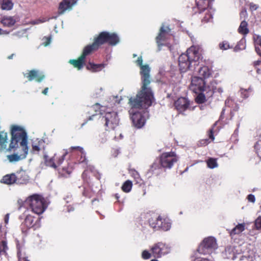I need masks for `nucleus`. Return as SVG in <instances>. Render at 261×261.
<instances>
[{"mask_svg": "<svg viewBox=\"0 0 261 261\" xmlns=\"http://www.w3.org/2000/svg\"><path fill=\"white\" fill-rule=\"evenodd\" d=\"M46 20L45 19H37L35 20H33L31 22V23L32 24H38L41 23L45 22Z\"/></svg>", "mask_w": 261, "mask_h": 261, "instance_id": "obj_41", "label": "nucleus"}, {"mask_svg": "<svg viewBox=\"0 0 261 261\" xmlns=\"http://www.w3.org/2000/svg\"><path fill=\"white\" fill-rule=\"evenodd\" d=\"M212 17L213 15L211 13H210L206 15V16L204 17L203 20L205 22H208L212 18Z\"/></svg>", "mask_w": 261, "mask_h": 261, "instance_id": "obj_39", "label": "nucleus"}, {"mask_svg": "<svg viewBox=\"0 0 261 261\" xmlns=\"http://www.w3.org/2000/svg\"><path fill=\"white\" fill-rule=\"evenodd\" d=\"M207 167L211 169H214L218 167V164L216 159L210 158L207 161Z\"/></svg>", "mask_w": 261, "mask_h": 261, "instance_id": "obj_31", "label": "nucleus"}, {"mask_svg": "<svg viewBox=\"0 0 261 261\" xmlns=\"http://www.w3.org/2000/svg\"><path fill=\"white\" fill-rule=\"evenodd\" d=\"M260 63H261V61H259V60L256 61L254 62V65L255 66L258 65L260 64Z\"/></svg>", "mask_w": 261, "mask_h": 261, "instance_id": "obj_54", "label": "nucleus"}, {"mask_svg": "<svg viewBox=\"0 0 261 261\" xmlns=\"http://www.w3.org/2000/svg\"><path fill=\"white\" fill-rule=\"evenodd\" d=\"M93 50L90 45L86 46L83 51L82 54L77 60H70L69 63L73 65L74 67L81 69L83 66V63L86 57L89 55Z\"/></svg>", "mask_w": 261, "mask_h": 261, "instance_id": "obj_11", "label": "nucleus"}, {"mask_svg": "<svg viewBox=\"0 0 261 261\" xmlns=\"http://www.w3.org/2000/svg\"><path fill=\"white\" fill-rule=\"evenodd\" d=\"M87 172V171H85L83 173V176L84 177L85 175H86Z\"/></svg>", "mask_w": 261, "mask_h": 261, "instance_id": "obj_60", "label": "nucleus"}, {"mask_svg": "<svg viewBox=\"0 0 261 261\" xmlns=\"http://www.w3.org/2000/svg\"><path fill=\"white\" fill-rule=\"evenodd\" d=\"M99 118L101 122L103 123L109 129H113L118 125L119 123L117 114L115 112H108L104 115L100 112Z\"/></svg>", "mask_w": 261, "mask_h": 261, "instance_id": "obj_7", "label": "nucleus"}, {"mask_svg": "<svg viewBox=\"0 0 261 261\" xmlns=\"http://www.w3.org/2000/svg\"><path fill=\"white\" fill-rule=\"evenodd\" d=\"M218 91L220 93H222L223 92V89L221 88H218Z\"/></svg>", "mask_w": 261, "mask_h": 261, "instance_id": "obj_59", "label": "nucleus"}, {"mask_svg": "<svg viewBox=\"0 0 261 261\" xmlns=\"http://www.w3.org/2000/svg\"><path fill=\"white\" fill-rule=\"evenodd\" d=\"M11 139L9 150L18 148L19 144L22 152L8 155L7 158L10 163H16L26 158L29 151L28 136L25 130L19 126L13 125L11 130Z\"/></svg>", "mask_w": 261, "mask_h": 261, "instance_id": "obj_2", "label": "nucleus"}, {"mask_svg": "<svg viewBox=\"0 0 261 261\" xmlns=\"http://www.w3.org/2000/svg\"><path fill=\"white\" fill-rule=\"evenodd\" d=\"M151 103L149 105L146 103L145 97L136 95V97H131L129 99L128 104L130 109L129 113L134 125L140 128L144 126L145 123V117L147 115V112L144 110L150 107L153 99H151Z\"/></svg>", "mask_w": 261, "mask_h": 261, "instance_id": "obj_3", "label": "nucleus"}, {"mask_svg": "<svg viewBox=\"0 0 261 261\" xmlns=\"http://www.w3.org/2000/svg\"><path fill=\"white\" fill-rule=\"evenodd\" d=\"M229 99H227V100L225 101V104H227V102H229Z\"/></svg>", "mask_w": 261, "mask_h": 261, "instance_id": "obj_61", "label": "nucleus"}, {"mask_svg": "<svg viewBox=\"0 0 261 261\" xmlns=\"http://www.w3.org/2000/svg\"><path fill=\"white\" fill-rule=\"evenodd\" d=\"M254 228L261 231V216L258 217L254 221Z\"/></svg>", "mask_w": 261, "mask_h": 261, "instance_id": "obj_32", "label": "nucleus"}, {"mask_svg": "<svg viewBox=\"0 0 261 261\" xmlns=\"http://www.w3.org/2000/svg\"><path fill=\"white\" fill-rule=\"evenodd\" d=\"M134 176H135V178H139V174H138V173L137 172H136V173H135V174Z\"/></svg>", "mask_w": 261, "mask_h": 261, "instance_id": "obj_56", "label": "nucleus"}, {"mask_svg": "<svg viewBox=\"0 0 261 261\" xmlns=\"http://www.w3.org/2000/svg\"><path fill=\"white\" fill-rule=\"evenodd\" d=\"M32 211L38 215L42 214L46 208L44 198L38 194H34L29 196L25 200Z\"/></svg>", "mask_w": 261, "mask_h": 261, "instance_id": "obj_5", "label": "nucleus"}, {"mask_svg": "<svg viewBox=\"0 0 261 261\" xmlns=\"http://www.w3.org/2000/svg\"><path fill=\"white\" fill-rule=\"evenodd\" d=\"M247 15V11L246 10H242L240 13V17H245Z\"/></svg>", "mask_w": 261, "mask_h": 261, "instance_id": "obj_44", "label": "nucleus"}, {"mask_svg": "<svg viewBox=\"0 0 261 261\" xmlns=\"http://www.w3.org/2000/svg\"><path fill=\"white\" fill-rule=\"evenodd\" d=\"M67 154V152L66 151L58 159L56 158V154L50 158H49L47 155H44L45 164L47 166L56 169L62 163Z\"/></svg>", "mask_w": 261, "mask_h": 261, "instance_id": "obj_14", "label": "nucleus"}, {"mask_svg": "<svg viewBox=\"0 0 261 261\" xmlns=\"http://www.w3.org/2000/svg\"><path fill=\"white\" fill-rule=\"evenodd\" d=\"M248 23L246 21H242L238 29V31L240 33L246 35L249 32V30L247 28Z\"/></svg>", "mask_w": 261, "mask_h": 261, "instance_id": "obj_28", "label": "nucleus"}, {"mask_svg": "<svg viewBox=\"0 0 261 261\" xmlns=\"http://www.w3.org/2000/svg\"><path fill=\"white\" fill-rule=\"evenodd\" d=\"M70 149L71 150L76 149L79 151L81 153V157L79 160L80 162L82 163H85L86 164H87L88 161L86 158V153L82 147L80 146H72Z\"/></svg>", "mask_w": 261, "mask_h": 261, "instance_id": "obj_23", "label": "nucleus"}, {"mask_svg": "<svg viewBox=\"0 0 261 261\" xmlns=\"http://www.w3.org/2000/svg\"><path fill=\"white\" fill-rule=\"evenodd\" d=\"M162 217L158 216L151 218L149 220V224L154 230H158L162 224Z\"/></svg>", "mask_w": 261, "mask_h": 261, "instance_id": "obj_20", "label": "nucleus"}, {"mask_svg": "<svg viewBox=\"0 0 261 261\" xmlns=\"http://www.w3.org/2000/svg\"><path fill=\"white\" fill-rule=\"evenodd\" d=\"M73 6V4H71L69 0H64L59 5V14H63L66 11L70 10Z\"/></svg>", "mask_w": 261, "mask_h": 261, "instance_id": "obj_19", "label": "nucleus"}, {"mask_svg": "<svg viewBox=\"0 0 261 261\" xmlns=\"http://www.w3.org/2000/svg\"><path fill=\"white\" fill-rule=\"evenodd\" d=\"M150 250L152 256L155 258H161L170 252L171 247L169 245L160 242L154 244L150 248Z\"/></svg>", "mask_w": 261, "mask_h": 261, "instance_id": "obj_9", "label": "nucleus"}, {"mask_svg": "<svg viewBox=\"0 0 261 261\" xmlns=\"http://www.w3.org/2000/svg\"><path fill=\"white\" fill-rule=\"evenodd\" d=\"M136 64L140 67V74L141 80L143 83L142 90L137 94V96H144L146 103L149 105L151 103V99H153V94L150 88H147V86L150 83V68L148 65H143V60L142 56L138 58L136 61Z\"/></svg>", "mask_w": 261, "mask_h": 261, "instance_id": "obj_4", "label": "nucleus"}, {"mask_svg": "<svg viewBox=\"0 0 261 261\" xmlns=\"http://www.w3.org/2000/svg\"><path fill=\"white\" fill-rule=\"evenodd\" d=\"M104 67V65L102 64H95L89 63L87 66V68L89 70H91L93 72H97L101 70Z\"/></svg>", "mask_w": 261, "mask_h": 261, "instance_id": "obj_26", "label": "nucleus"}, {"mask_svg": "<svg viewBox=\"0 0 261 261\" xmlns=\"http://www.w3.org/2000/svg\"><path fill=\"white\" fill-rule=\"evenodd\" d=\"M189 101L184 97H180L175 102V107L180 113H182L186 110L189 108Z\"/></svg>", "mask_w": 261, "mask_h": 261, "instance_id": "obj_16", "label": "nucleus"}, {"mask_svg": "<svg viewBox=\"0 0 261 261\" xmlns=\"http://www.w3.org/2000/svg\"><path fill=\"white\" fill-rule=\"evenodd\" d=\"M254 40L255 45H258L261 47V36L257 35L256 37H254Z\"/></svg>", "mask_w": 261, "mask_h": 261, "instance_id": "obj_37", "label": "nucleus"}, {"mask_svg": "<svg viewBox=\"0 0 261 261\" xmlns=\"http://www.w3.org/2000/svg\"><path fill=\"white\" fill-rule=\"evenodd\" d=\"M119 41V37L117 34L103 32L99 35L93 44L90 45L92 47L93 50H95L98 48L100 45L106 42L109 43L111 45H116Z\"/></svg>", "mask_w": 261, "mask_h": 261, "instance_id": "obj_6", "label": "nucleus"}, {"mask_svg": "<svg viewBox=\"0 0 261 261\" xmlns=\"http://www.w3.org/2000/svg\"><path fill=\"white\" fill-rule=\"evenodd\" d=\"M8 136L7 133L5 132H0V145L1 147L5 149L7 147L8 143Z\"/></svg>", "mask_w": 261, "mask_h": 261, "instance_id": "obj_25", "label": "nucleus"}, {"mask_svg": "<svg viewBox=\"0 0 261 261\" xmlns=\"http://www.w3.org/2000/svg\"><path fill=\"white\" fill-rule=\"evenodd\" d=\"M249 6H250V9L252 11L256 10L258 8V6L257 5H256L253 3H251L249 4Z\"/></svg>", "mask_w": 261, "mask_h": 261, "instance_id": "obj_40", "label": "nucleus"}, {"mask_svg": "<svg viewBox=\"0 0 261 261\" xmlns=\"http://www.w3.org/2000/svg\"><path fill=\"white\" fill-rule=\"evenodd\" d=\"M170 32V29L168 27H165L162 25L161 27L160 32L156 37V42L158 44L159 50H160L162 46L164 45V42L166 41Z\"/></svg>", "mask_w": 261, "mask_h": 261, "instance_id": "obj_13", "label": "nucleus"}, {"mask_svg": "<svg viewBox=\"0 0 261 261\" xmlns=\"http://www.w3.org/2000/svg\"><path fill=\"white\" fill-rule=\"evenodd\" d=\"M1 182L7 185L16 184L15 174L12 173L5 175L2 179Z\"/></svg>", "mask_w": 261, "mask_h": 261, "instance_id": "obj_22", "label": "nucleus"}, {"mask_svg": "<svg viewBox=\"0 0 261 261\" xmlns=\"http://www.w3.org/2000/svg\"><path fill=\"white\" fill-rule=\"evenodd\" d=\"M98 115V114H95V115H92L91 116H90V117H89V120H92V119H93V118L94 117L97 116Z\"/></svg>", "mask_w": 261, "mask_h": 261, "instance_id": "obj_55", "label": "nucleus"}, {"mask_svg": "<svg viewBox=\"0 0 261 261\" xmlns=\"http://www.w3.org/2000/svg\"><path fill=\"white\" fill-rule=\"evenodd\" d=\"M7 249V243L5 241H2L0 243V255L5 253L6 250Z\"/></svg>", "mask_w": 261, "mask_h": 261, "instance_id": "obj_33", "label": "nucleus"}, {"mask_svg": "<svg viewBox=\"0 0 261 261\" xmlns=\"http://www.w3.org/2000/svg\"><path fill=\"white\" fill-rule=\"evenodd\" d=\"M244 230L245 224H239L230 231L229 233L231 236H233L234 235L240 234Z\"/></svg>", "mask_w": 261, "mask_h": 261, "instance_id": "obj_24", "label": "nucleus"}, {"mask_svg": "<svg viewBox=\"0 0 261 261\" xmlns=\"http://www.w3.org/2000/svg\"><path fill=\"white\" fill-rule=\"evenodd\" d=\"M40 150V147L39 145L33 144H32V151L33 152H39Z\"/></svg>", "mask_w": 261, "mask_h": 261, "instance_id": "obj_38", "label": "nucleus"}, {"mask_svg": "<svg viewBox=\"0 0 261 261\" xmlns=\"http://www.w3.org/2000/svg\"><path fill=\"white\" fill-rule=\"evenodd\" d=\"M247 199L249 201L254 203L255 201V198L254 195L252 194H249L248 197Z\"/></svg>", "mask_w": 261, "mask_h": 261, "instance_id": "obj_42", "label": "nucleus"}, {"mask_svg": "<svg viewBox=\"0 0 261 261\" xmlns=\"http://www.w3.org/2000/svg\"><path fill=\"white\" fill-rule=\"evenodd\" d=\"M99 109V105L98 103H96L94 106H93V109L96 110V109Z\"/></svg>", "mask_w": 261, "mask_h": 261, "instance_id": "obj_53", "label": "nucleus"}, {"mask_svg": "<svg viewBox=\"0 0 261 261\" xmlns=\"http://www.w3.org/2000/svg\"><path fill=\"white\" fill-rule=\"evenodd\" d=\"M132 188V182L130 180L126 181L122 187V189L124 192H129Z\"/></svg>", "mask_w": 261, "mask_h": 261, "instance_id": "obj_30", "label": "nucleus"}, {"mask_svg": "<svg viewBox=\"0 0 261 261\" xmlns=\"http://www.w3.org/2000/svg\"><path fill=\"white\" fill-rule=\"evenodd\" d=\"M48 91V88H45L42 91V93L44 95H47Z\"/></svg>", "mask_w": 261, "mask_h": 261, "instance_id": "obj_52", "label": "nucleus"}, {"mask_svg": "<svg viewBox=\"0 0 261 261\" xmlns=\"http://www.w3.org/2000/svg\"><path fill=\"white\" fill-rule=\"evenodd\" d=\"M217 248V244L216 239L210 237L203 240L197 250L199 253L204 255L212 253Z\"/></svg>", "mask_w": 261, "mask_h": 261, "instance_id": "obj_8", "label": "nucleus"}, {"mask_svg": "<svg viewBox=\"0 0 261 261\" xmlns=\"http://www.w3.org/2000/svg\"><path fill=\"white\" fill-rule=\"evenodd\" d=\"M227 257H228V258H232V259H234L236 257L233 255V256H230V255H229V256H228Z\"/></svg>", "mask_w": 261, "mask_h": 261, "instance_id": "obj_58", "label": "nucleus"}, {"mask_svg": "<svg viewBox=\"0 0 261 261\" xmlns=\"http://www.w3.org/2000/svg\"><path fill=\"white\" fill-rule=\"evenodd\" d=\"M151 255V252L150 253L147 250H144L142 253V257L145 259H149Z\"/></svg>", "mask_w": 261, "mask_h": 261, "instance_id": "obj_36", "label": "nucleus"}, {"mask_svg": "<svg viewBox=\"0 0 261 261\" xmlns=\"http://www.w3.org/2000/svg\"><path fill=\"white\" fill-rule=\"evenodd\" d=\"M162 222L161 226H160V229L164 231H168L170 229L171 223L169 219H163L162 218Z\"/></svg>", "mask_w": 261, "mask_h": 261, "instance_id": "obj_27", "label": "nucleus"}, {"mask_svg": "<svg viewBox=\"0 0 261 261\" xmlns=\"http://www.w3.org/2000/svg\"><path fill=\"white\" fill-rule=\"evenodd\" d=\"M150 261H159V260H158L156 259H151Z\"/></svg>", "mask_w": 261, "mask_h": 261, "instance_id": "obj_63", "label": "nucleus"}, {"mask_svg": "<svg viewBox=\"0 0 261 261\" xmlns=\"http://www.w3.org/2000/svg\"><path fill=\"white\" fill-rule=\"evenodd\" d=\"M34 217L31 215H27L24 221V225L28 228L33 227L34 229H37L40 226V220H37L35 223H34Z\"/></svg>", "mask_w": 261, "mask_h": 261, "instance_id": "obj_18", "label": "nucleus"}, {"mask_svg": "<svg viewBox=\"0 0 261 261\" xmlns=\"http://www.w3.org/2000/svg\"><path fill=\"white\" fill-rule=\"evenodd\" d=\"M219 48L222 50H226L230 48L229 44L227 41H224L219 43Z\"/></svg>", "mask_w": 261, "mask_h": 261, "instance_id": "obj_34", "label": "nucleus"}, {"mask_svg": "<svg viewBox=\"0 0 261 261\" xmlns=\"http://www.w3.org/2000/svg\"><path fill=\"white\" fill-rule=\"evenodd\" d=\"M16 184H27L29 181V177L24 171H20L15 174Z\"/></svg>", "mask_w": 261, "mask_h": 261, "instance_id": "obj_17", "label": "nucleus"}, {"mask_svg": "<svg viewBox=\"0 0 261 261\" xmlns=\"http://www.w3.org/2000/svg\"><path fill=\"white\" fill-rule=\"evenodd\" d=\"M24 75L29 81L35 80L38 83L42 82L45 78L43 73L38 70H30L28 73L24 74Z\"/></svg>", "mask_w": 261, "mask_h": 261, "instance_id": "obj_15", "label": "nucleus"}, {"mask_svg": "<svg viewBox=\"0 0 261 261\" xmlns=\"http://www.w3.org/2000/svg\"><path fill=\"white\" fill-rule=\"evenodd\" d=\"M9 34V32L5 31L0 28V35H8Z\"/></svg>", "mask_w": 261, "mask_h": 261, "instance_id": "obj_47", "label": "nucleus"}, {"mask_svg": "<svg viewBox=\"0 0 261 261\" xmlns=\"http://www.w3.org/2000/svg\"><path fill=\"white\" fill-rule=\"evenodd\" d=\"M16 20L14 17L4 16L1 20V22L4 27H11L14 25Z\"/></svg>", "mask_w": 261, "mask_h": 261, "instance_id": "obj_21", "label": "nucleus"}, {"mask_svg": "<svg viewBox=\"0 0 261 261\" xmlns=\"http://www.w3.org/2000/svg\"><path fill=\"white\" fill-rule=\"evenodd\" d=\"M18 33L13 34V35H18Z\"/></svg>", "mask_w": 261, "mask_h": 261, "instance_id": "obj_64", "label": "nucleus"}, {"mask_svg": "<svg viewBox=\"0 0 261 261\" xmlns=\"http://www.w3.org/2000/svg\"><path fill=\"white\" fill-rule=\"evenodd\" d=\"M209 137L210 139H211L212 140H214V136L213 134V130H210V134H209Z\"/></svg>", "mask_w": 261, "mask_h": 261, "instance_id": "obj_50", "label": "nucleus"}, {"mask_svg": "<svg viewBox=\"0 0 261 261\" xmlns=\"http://www.w3.org/2000/svg\"><path fill=\"white\" fill-rule=\"evenodd\" d=\"M13 4L11 0H3L1 8L4 10H10L13 8Z\"/></svg>", "mask_w": 261, "mask_h": 261, "instance_id": "obj_29", "label": "nucleus"}, {"mask_svg": "<svg viewBox=\"0 0 261 261\" xmlns=\"http://www.w3.org/2000/svg\"><path fill=\"white\" fill-rule=\"evenodd\" d=\"M234 248L231 247H228L226 248L225 251L226 252H228L229 254H230V252H233Z\"/></svg>", "mask_w": 261, "mask_h": 261, "instance_id": "obj_45", "label": "nucleus"}, {"mask_svg": "<svg viewBox=\"0 0 261 261\" xmlns=\"http://www.w3.org/2000/svg\"><path fill=\"white\" fill-rule=\"evenodd\" d=\"M190 89L196 93L205 91V82L202 77L197 76L192 77Z\"/></svg>", "mask_w": 261, "mask_h": 261, "instance_id": "obj_12", "label": "nucleus"}, {"mask_svg": "<svg viewBox=\"0 0 261 261\" xmlns=\"http://www.w3.org/2000/svg\"><path fill=\"white\" fill-rule=\"evenodd\" d=\"M177 160L178 158L173 152L163 153L160 157L161 165L165 168H171L173 165L177 162Z\"/></svg>", "mask_w": 261, "mask_h": 261, "instance_id": "obj_10", "label": "nucleus"}, {"mask_svg": "<svg viewBox=\"0 0 261 261\" xmlns=\"http://www.w3.org/2000/svg\"><path fill=\"white\" fill-rule=\"evenodd\" d=\"M103 90L104 89L102 87L99 88L97 90L96 94L101 95L103 93Z\"/></svg>", "mask_w": 261, "mask_h": 261, "instance_id": "obj_46", "label": "nucleus"}, {"mask_svg": "<svg viewBox=\"0 0 261 261\" xmlns=\"http://www.w3.org/2000/svg\"><path fill=\"white\" fill-rule=\"evenodd\" d=\"M56 30H57V26L56 25V26L55 27V30L56 32V33H57V32H58V31H56Z\"/></svg>", "mask_w": 261, "mask_h": 261, "instance_id": "obj_62", "label": "nucleus"}, {"mask_svg": "<svg viewBox=\"0 0 261 261\" xmlns=\"http://www.w3.org/2000/svg\"><path fill=\"white\" fill-rule=\"evenodd\" d=\"M202 58L201 48L192 45L187 49L186 54H182L178 58L180 71L184 72L190 70L195 74L198 73L202 79L208 77L211 72L208 67L200 65Z\"/></svg>", "mask_w": 261, "mask_h": 261, "instance_id": "obj_1", "label": "nucleus"}, {"mask_svg": "<svg viewBox=\"0 0 261 261\" xmlns=\"http://www.w3.org/2000/svg\"><path fill=\"white\" fill-rule=\"evenodd\" d=\"M9 215L8 214H7L5 217V223L6 224H8V222H9Z\"/></svg>", "mask_w": 261, "mask_h": 261, "instance_id": "obj_48", "label": "nucleus"}, {"mask_svg": "<svg viewBox=\"0 0 261 261\" xmlns=\"http://www.w3.org/2000/svg\"><path fill=\"white\" fill-rule=\"evenodd\" d=\"M205 97L201 93L199 94L196 98V101L198 103H202L205 101Z\"/></svg>", "mask_w": 261, "mask_h": 261, "instance_id": "obj_35", "label": "nucleus"}, {"mask_svg": "<svg viewBox=\"0 0 261 261\" xmlns=\"http://www.w3.org/2000/svg\"><path fill=\"white\" fill-rule=\"evenodd\" d=\"M46 41L43 43V45L44 46H47L51 42V38L50 37H46L45 38Z\"/></svg>", "mask_w": 261, "mask_h": 261, "instance_id": "obj_43", "label": "nucleus"}, {"mask_svg": "<svg viewBox=\"0 0 261 261\" xmlns=\"http://www.w3.org/2000/svg\"><path fill=\"white\" fill-rule=\"evenodd\" d=\"M255 51L261 57V51L259 47L255 46Z\"/></svg>", "mask_w": 261, "mask_h": 261, "instance_id": "obj_49", "label": "nucleus"}, {"mask_svg": "<svg viewBox=\"0 0 261 261\" xmlns=\"http://www.w3.org/2000/svg\"><path fill=\"white\" fill-rule=\"evenodd\" d=\"M13 56H14V54H12L11 55L8 57V59H12L13 58Z\"/></svg>", "mask_w": 261, "mask_h": 261, "instance_id": "obj_57", "label": "nucleus"}, {"mask_svg": "<svg viewBox=\"0 0 261 261\" xmlns=\"http://www.w3.org/2000/svg\"><path fill=\"white\" fill-rule=\"evenodd\" d=\"M208 143H209V142H208V140H202L201 141V144L204 145H207Z\"/></svg>", "mask_w": 261, "mask_h": 261, "instance_id": "obj_51", "label": "nucleus"}]
</instances>
